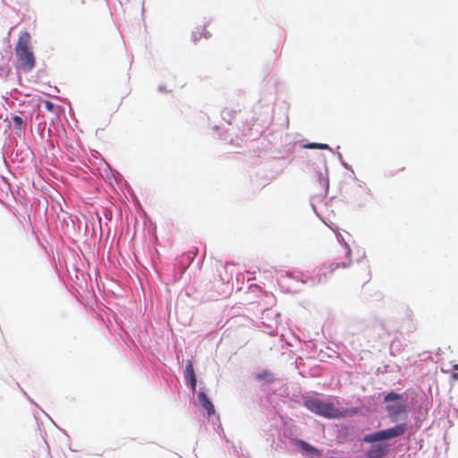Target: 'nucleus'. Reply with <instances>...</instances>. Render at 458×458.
Listing matches in <instances>:
<instances>
[{
    "label": "nucleus",
    "mask_w": 458,
    "mask_h": 458,
    "mask_svg": "<svg viewBox=\"0 0 458 458\" xmlns=\"http://www.w3.org/2000/svg\"><path fill=\"white\" fill-rule=\"evenodd\" d=\"M184 377H185V380L187 381V384H189L191 386V390L193 392H195L196 386H197V379H196L193 365L191 361H188V363L186 364L185 371H184Z\"/></svg>",
    "instance_id": "4"
},
{
    "label": "nucleus",
    "mask_w": 458,
    "mask_h": 458,
    "mask_svg": "<svg viewBox=\"0 0 458 458\" xmlns=\"http://www.w3.org/2000/svg\"><path fill=\"white\" fill-rule=\"evenodd\" d=\"M386 453V446L384 445H372L367 453L369 458H382Z\"/></svg>",
    "instance_id": "8"
},
{
    "label": "nucleus",
    "mask_w": 458,
    "mask_h": 458,
    "mask_svg": "<svg viewBox=\"0 0 458 458\" xmlns=\"http://www.w3.org/2000/svg\"><path fill=\"white\" fill-rule=\"evenodd\" d=\"M399 399H402V395L394 392H390L384 397L385 402H391Z\"/></svg>",
    "instance_id": "12"
},
{
    "label": "nucleus",
    "mask_w": 458,
    "mask_h": 458,
    "mask_svg": "<svg viewBox=\"0 0 458 458\" xmlns=\"http://www.w3.org/2000/svg\"><path fill=\"white\" fill-rule=\"evenodd\" d=\"M256 377L259 381H267V382L274 381L273 375L269 370L261 371L260 373L257 374Z\"/></svg>",
    "instance_id": "9"
},
{
    "label": "nucleus",
    "mask_w": 458,
    "mask_h": 458,
    "mask_svg": "<svg viewBox=\"0 0 458 458\" xmlns=\"http://www.w3.org/2000/svg\"><path fill=\"white\" fill-rule=\"evenodd\" d=\"M204 36L206 38L210 37V33L206 32V27L202 28L201 30H197L193 33L194 41L199 38L201 36Z\"/></svg>",
    "instance_id": "13"
},
{
    "label": "nucleus",
    "mask_w": 458,
    "mask_h": 458,
    "mask_svg": "<svg viewBox=\"0 0 458 458\" xmlns=\"http://www.w3.org/2000/svg\"><path fill=\"white\" fill-rule=\"evenodd\" d=\"M44 106L48 111H52L54 108V104L48 100L44 101Z\"/></svg>",
    "instance_id": "15"
},
{
    "label": "nucleus",
    "mask_w": 458,
    "mask_h": 458,
    "mask_svg": "<svg viewBox=\"0 0 458 458\" xmlns=\"http://www.w3.org/2000/svg\"><path fill=\"white\" fill-rule=\"evenodd\" d=\"M451 377H452V379L458 380V373L457 372H454L451 375Z\"/></svg>",
    "instance_id": "16"
},
{
    "label": "nucleus",
    "mask_w": 458,
    "mask_h": 458,
    "mask_svg": "<svg viewBox=\"0 0 458 458\" xmlns=\"http://www.w3.org/2000/svg\"><path fill=\"white\" fill-rule=\"evenodd\" d=\"M304 406L309 411L327 419H341L347 415H354L358 413L357 408L340 410L336 408L332 402L313 397L305 400Z\"/></svg>",
    "instance_id": "1"
},
{
    "label": "nucleus",
    "mask_w": 458,
    "mask_h": 458,
    "mask_svg": "<svg viewBox=\"0 0 458 458\" xmlns=\"http://www.w3.org/2000/svg\"><path fill=\"white\" fill-rule=\"evenodd\" d=\"M15 54L19 69L28 72L34 68L36 59L30 45V34L28 31L20 34L15 46Z\"/></svg>",
    "instance_id": "2"
},
{
    "label": "nucleus",
    "mask_w": 458,
    "mask_h": 458,
    "mask_svg": "<svg viewBox=\"0 0 458 458\" xmlns=\"http://www.w3.org/2000/svg\"><path fill=\"white\" fill-rule=\"evenodd\" d=\"M304 147L307 148L330 149L327 144L323 143H309Z\"/></svg>",
    "instance_id": "11"
},
{
    "label": "nucleus",
    "mask_w": 458,
    "mask_h": 458,
    "mask_svg": "<svg viewBox=\"0 0 458 458\" xmlns=\"http://www.w3.org/2000/svg\"><path fill=\"white\" fill-rule=\"evenodd\" d=\"M297 445L301 447V450L310 456V458H316L322 455V452L320 450L303 440H299L297 442Z\"/></svg>",
    "instance_id": "5"
},
{
    "label": "nucleus",
    "mask_w": 458,
    "mask_h": 458,
    "mask_svg": "<svg viewBox=\"0 0 458 458\" xmlns=\"http://www.w3.org/2000/svg\"><path fill=\"white\" fill-rule=\"evenodd\" d=\"M454 369L458 370V364L454 365Z\"/></svg>",
    "instance_id": "17"
},
{
    "label": "nucleus",
    "mask_w": 458,
    "mask_h": 458,
    "mask_svg": "<svg viewBox=\"0 0 458 458\" xmlns=\"http://www.w3.org/2000/svg\"><path fill=\"white\" fill-rule=\"evenodd\" d=\"M347 266H348V265H347V264H345V263H332V264L330 265V267H331V271H334V270H335V269H337V268H340V267L344 268V267H346Z\"/></svg>",
    "instance_id": "14"
},
{
    "label": "nucleus",
    "mask_w": 458,
    "mask_h": 458,
    "mask_svg": "<svg viewBox=\"0 0 458 458\" xmlns=\"http://www.w3.org/2000/svg\"><path fill=\"white\" fill-rule=\"evenodd\" d=\"M198 399L202 407L207 411L208 415H212L215 413V407L204 392H199L198 394Z\"/></svg>",
    "instance_id": "7"
},
{
    "label": "nucleus",
    "mask_w": 458,
    "mask_h": 458,
    "mask_svg": "<svg viewBox=\"0 0 458 458\" xmlns=\"http://www.w3.org/2000/svg\"><path fill=\"white\" fill-rule=\"evenodd\" d=\"M389 417L392 420H395L396 417L406 411V406L403 403H396L394 404H388L386 406Z\"/></svg>",
    "instance_id": "6"
},
{
    "label": "nucleus",
    "mask_w": 458,
    "mask_h": 458,
    "mask_svg": "<svg viewBox=\"0 0 458 458\" xmlns=\"http://www.w3.org/2000/svg\"><path fill=\"white\" fill-rule=\"evenodd\" d=\"M13 125H14V128L20 131H23L25 130V125H24V122H23V119L19 116V115H14L13 117Z\"/></svg>",
    "instance_id": "10"
},
{
    "label": "nucleus",
    "mask_w": 458,
    "mask_h": 458,
    "mask_svg": "<svg viewBox=\"0 0 458 458\" xmlns=\"http://www.w3.org/2000/svg\"><path fill=\"white\" fill-rule=\"evenodd\" d=\"M406 429V424L400 423L391 428L380 430L372 434H368L364 437L363 441L366 443H374L382 440L391 439L403 435Z\"/></svg>",
    "instance_id": "3"
}]
</instances>
